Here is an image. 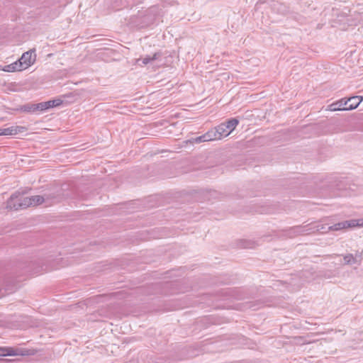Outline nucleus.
Wrapping results in <instances>:
<instances>
[{
  "mask_svg": "<svg viewBox=\"0 0 363 363\" xmlns=\"http://www.w3.org/2000/svg\"><path fill=\"white\" fill-rule=\"evenodd\" d=\"M26 130L24 126H11L6 128H0V135H15Z\"/></svg>",
  "mask_w": 363,
  "mask_h": 363,
  "instance_id": "1a4fd4ad",
  "label": "nucleus"
},
{
  "mask_svg": "<svg viewBox=\"0 0 363 363\" xmlns=\"http://www.w3.org/2000/svg\"><path fill=\"white\" fill-rule=\"evenodd\" d=\"M13 199V201H12L11 203L15 204V206H17V205L18 206V203H20L18 196L16 195V194H12L9 199Z\"/></svg>",
  "mask_w": 363,
  "mask_h": 363,
  "instance_id": "aec40b11",
  "label": "nucleus"
},
{
  "mask_svg": "<svg viewBox=\"0 0 363 363\" xmlns=\"http://www.w3.org/2000/svg\"><path fill=\"white\" fill-rule=\"evenodd\" d=\"M356 264H360L362 259V252H357L354 255Z\"/></svg>",
  "mask_w": 363,
  "mask_h": 363,
  "instance_id": "6ab92c4d",
  "label": "nucleus"
},
{
  "mask_svg": "<svg viewBox=\"0 0 363 363\" xmlns=\"http://www.w3.org/2000/svg\"><path fill=\"white\" fill-rule=\"evenodd\" d=\"M345 228H346V227H345V221L340 222V223H335L333 225L328 227V230H340L345 229Z\"/></svg>",
  "mask_w": 363,
  "mask_h": 363,
  "instance_id": "2eb2a0df",
  "label": "nucleus"
},
{
  "mask_svg": "<svg viewBox=\"0 0 363 363\" xmlns=\"http://www.w3.org/2000/svg\"><path fill=\"white\" fill-rule=\"evenodd\" d=\"M362 99L359 96H352L347 99H342L341 100L333 103L330 105L331 111H349L355 109L360 104Z\"/></svg>",
  "mask_w": 363,
  "mask_h": 363,
  "instance_id": "f257e3e1",
  "label": "nucleus"
},
{
  "mask_svg": "<svg viewBox=\"0 0 363 363\" xmlns=\"http://www.w3.org/2000/svg\"><path fill=\"white\" fill-rule=\"evenodd\" d=\"M308 233L313 234L317 232H319L320 233H324L325 232L330 231V230H328V227L318 223H313L308 224Z\"/></svg>",
  "mask_w": 363,
  "mask_h": 363,
  "instance_id": "9d476101",
  "label": "nucleus"
},
{
  "mask_svg": "<svg viewBox=\"0 0 363 363\" xmlns=\"http://www.w3.org/2000/svg\"><path fill=\"white\" fill-rule=\"evenodd\" d=\"M27 354L21 348L0 347V357L17 356Z\"/></svg>",
  "mask_w": 363,
  "mask_h": 363,
  "instance_id": "6e6552de",
  "label": "nucleus"
},
{
  "mask_svg": "<svg viewBox=\"0 0 363 363\" xmlns=\"http://www.w3.org/2000/svg\"><path fill=\"white\" fill-rule=\"evenodd\" d=\"M32 206H37L43 203L45 201L53 200V202H58L60 198L55 194H45V196H33L30 197Z\"/></svg>",
  "mask_w": 363,
  "mask_h": 363,
  "instance_id": "0eeeda50",
  "label": "nucleus"
},
{
  "mask_svg": "<svg viewBox=\"0 0 363 363\" xmlns=\"http://www.w3.org/2000/svg\"><path fill=\"white\" fill-rule=\"evenodd\" d=\"M343 259L346 264H356L355 260L354 259V255L352 254H347L344 255Z\"/></svg>",
  "mask_w": 363,
  "mask_h": 363,
  "instance_id": "f3484780",
  "label": "nucleus"
},
{
  "mask_svg": "<svg viewBox=\"0 0 363 363\" xmlns=\"http://www.w3.org/2000/svg\"><path fill=\"white\" fill-rule=\"evenodd\" d=\"M239 124V120L236 118H232L228 119L224 123H220L217 127L218 132H220V135H221V138L224 136H228L230 133L235 130L236 126Z\"/></svg>",
  "mask_w": 363,
  "mask_h": 363,
  "instance_id": "f03ea898",
  "label": "nucleus"
},
{
  "mask_svg": "<svg viewBox=\"0 0 363 363\" xmlns=\"http://www.w3.org/2000/svg\"><path fill=\"white\" fill-rule=\"evenodd\" d=\"M35 60L36 55L35 54V50H30L24 52L21 57L17 60V62L21 63V67L23 70H24L33 65L35 62Z\"/></svg>",
  "mask_w": 363,
  "mask_h": 363,
  "instance_id": "7ed1b4c3",
  "label": "nucleus"
},
{
  "mask_svg": "<svg viewBox=\"0 0 363 363\" xmlns=\"http://www.w3.org/2000/svg\"><path fill=\"white\" fill-rule=\"evenodd\" d=\"M220 132H218V130L217 127H215L214 128H211L208 131H207L206 133H204V135L206 138V141H212L215 140H220L221 139V135H220Z\"/></svg>",
  "mask_w": 363,
  "mask_h": 363,
  "instance_id": "9b49d317",
  "label": "nucleus"
},
{
  "mask_svg": "<svg viewBox=\"0 0 363 363\" xmlns=\"http://www.w3.org/2000/svg\"><path fill=\"white\" fill-rule=\"evenodd\" d=\"M21 63H18L17 61H16L13 63H11L10 65H6L4 68L3 69L5 72H16V71H21L23 70L21 67Z\"/></svg>",
  "mask_w": 363,
  "mask_h": 363,
  "instance_id": "4468645a",
  "label": "nucleus"
},
{
  "mask_svg": "<svg viewBox=\"0 0 363 363\" xmlns=\"http://www.w3.org/2000/svg\"><path fill=\"white\" fill-rule=\"evenodd\" d=\"M61 104V101L59 99L50 100L48 101L40 102L42 111L48 110L50 108H53L59 106Z\"/></svg>",
  "mask_w": 363,
  "mask_h": 363,
  "instance_id": "f8f14e48",
  "label": "nucleus"
},
{
  "mask_svg": "<svg viewBox=\"0 0 363 363\" xmlns=\"http://www.w3.org/2000/svg\"><path fill=\"white\" fill-rule=\"evenodd\" d=\"M240 246L242 248H253L255 242L251 240H242L240 241Z\"/></svg>",
  "mask_w": 363,
  "mask_h": 363,
  "instance_id": "dca6fc26",
  "label": "nucleus"
},
{
  "mask_svg": "<svg viewBox=\"0 0 363 363\" xmlns=\"http://www.w3.org/2000/svg\"><path fill=\"white\" fill-rule=\"evenodd\" d=\"M345 223L346 228L363 226V219H352L350 220H345Z\"/></svg>",
  "mask_w": 363,
  "mask_h": 363,
  "instance_id": "ddd939ff",
  "label": "nucleus"
},
{
  "mask_svg": "<svg viewBox=\"0 0 363 363\" xmlns=\"http://www.w3.org/2000/svg\"><path fill=\"white\" fill-rule=\"evenodd\" d=\"M159 54L155 53L152 57L146 56L145 57L143 58V63L144 65H147L150 62L157 59Z\"/></svg>",
  "mask_w": 363,
  "mask_h": 363,
  "instance_id": "a211bd4d",
  "label": "nucleus"
},
{
  "mask_svg": "<svg viewBox=\"0 0 363 363\" xmlns=\"http://www.w3.org/2000/svg\"><path fill=\"white\" fill-rule=\"evenodd\" d=\"M20 203L18 206H15V204H12V199H9L6 202V208L18 211L19 209L26 208L30 206H32V203L30 201V197H23V196L18 194Z\"/></svg>",
  "mask_w": 363,
  "mask_h": 363,
  "instance_id": "20e7f679",
  "label": "nucleus"
},
{
  "mask_svg": "<svg viewBox=\"0 0 363 363\" xmlns=\"http://www.w3.org/2000/svg\"><path fill=\"white\" fill-rule=\"evenodd\" d=\"M308 225H296L285 230V235L290 238L302 235H309Z\"/></svg>",
  "mask_w": 363,
  "mask_h": 363,
  "instance_id": "423d86ee",
  "label": "nucleus"
},
{
  "mask_svg": "<svg viewBox=\"0 0 363 363\" xmlns=\"http://www.w3.org/2000/svg\"><path fill=\"white\" fill-rule=\"evenodd\" d=\"M204 137H205V135L203 134V135H202L201 136H199V137L196 138L194 139L195 143H203V142H207L206 141V138H204Z\"/></svg>",
  "mask_w": 363,
  "mask_h": 363,
  "instance_id": "412c9836",
  "label": "nucleus"
},
{
  "mask_svg": "<svg viewBox=\"0 0 363 363\" xmlns=\"http://www.w3.org/2000/svg\"><path fill=\"white\" fill-rule=\"evenodd\" d=\"M13 111L17 112H24L28 113H36L42 112V107L40 103L33 104L27 103L24 105L18 106L13 108Z\"/></svg>",
  "mask_w": 363,
  "mask_h": 363,
  "instance_id": "39448f33",
  "label": "nucleus"
}]
</instances>
